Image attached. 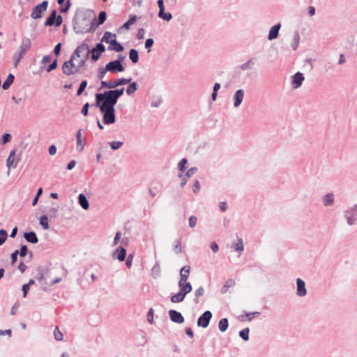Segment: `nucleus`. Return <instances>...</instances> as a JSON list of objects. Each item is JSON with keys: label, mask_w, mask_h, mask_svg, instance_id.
I'll use <instances>...</instances> for the list:
<instances>
[{"label": "nucleus", "mask_w": 357, "mask_h": 357, "mask_svg": "<svg viewBox=\"0 0 357 357\" xmlns=\"http://www.w3.org/2000/svg\"><path fill=\"white\" fill-rule=\"evenodd\" d=\"M124 88L105 91L96 95V105L103 114L102 121L105 124L115 123L114 106L118 99L123 95Z\"/></svg>", "instance_id": "nucleus-1"}, {"label": "nucleus", "mask_w": 357, "mask_h": 357, "mask_svg": "<svg viewBox=\"0 0 357 357\" xmlns=\"http://www.w3.org/2000/svg\"><path fill=\"white\" fill-rule=\"evenodd\" d=\"M31 46V40L27 37H24L22 40L20 45L19 46L17 50L15 52L13 56V65L15 67H17L18 66L19 62L30 50Z\"/></svg>", "instance_id": "nucleus-2"}, {"label": "nucleus", "mask_w": 357, "mask_h": 357, "mask_svg": "<svg viewBox=\"0 0 357 357\" xmlns=\"http://www.w3.org/2000/svg\"><path fill=\"white\" fill-rule=\"evenodd\" d=\"M102 42L109 44L108 49L112 51L120 52L123 51V47L116 41V35L109 31H106L102 39Z\"/></svg>", "instance_id": "nucleus-3"}, {"label": "nucleus", "mask_w": 357, "mask_h": 357, "mask_svg": "<svg viewBox=\"0 0 357 357\" xmlns=\"http://www.w3.org/2000/svg\"><path fill=\"white\" fill-rule=\"evenodd\" d=\"M344 218L349 226H352L357 222V204L348 207L344 211Z\"/></svg>", "instance_id": "nucleus-4"}, {"label": "nucleus", "mask_w": 357, "mask_h": 357, "mask_svg": "<svg viewBox=\"0 0 357 357\" xmlns=\"http://www.w3.org/2000/svg\"><path fill=\"white\" fill-rule=\"evenodd\" d=\"M48 6L47 1L36 5L32 10L31 16L33 19H38L41 17L42 13L47 10Z\"/></svg>", "instance_id": "nucleus-5"}, {"label": "nucleus", "mask_w": 357, "mask_h": 357, "mask_svg": "<svg viewBox=\"0 0 357 357\" xmlns=\"http://www.w3.org/2000/svg\"><path fill=\"white\" fill-rule=\"evenodd\" d=\"M130 81H131L130 79L120 78V79H117L114 81H111V82L102 81L101 85L102 87H105V88H108V89H114L116 86L126 84L129 83Z\"/></svg>", "instance_id": "nucleus-6"}, {"label": "nucleus", "mask_w": 357, "mask_h": 357, "mask_svg": "<svg viewBox=\"0 0 357 357\" xmlns=\"http://www.w3.org/2000/svg\"><path fill=\"white\" fill-rule=\"evenodd\" d=\"M105 70L112 73H116L123 72L124 70V67L121 64L120 60H116L107 63L105 66Z\"/></svg>", "instance_id": "nucleus-7"}, {"label": "nucleus", "mask_w": 357, "mask_h": 357, "mask_svg": "<svg viewBox=\"0 0 357 357\" xmlns=\"http://www.w3.org/2000/svg\"><path fill=\"white\" fill-rule=\"evenodd\" d=\"M89 45L86 43H83L77 47L73 54L86 61L89 57Z\"/></svg>", "instance_id": "nucleus-8"}, {"label": "nucleus", "mask_w": 357, "mask_h": 357, "mask_svg": "<svg viewBox=\"0 0 357 357\" xmlns=\"http://www.w3.org/2000/svg\"><path fill=\"white\" fill-rule=\"evenodd\" d=\"M305 80L303 73L298 72L291 77V86L294 89L300 88Z\"/></svg>", "instance_id": "nucleus-9"}, {"label": "nucleus", "mask_w": 357, "mask_h": 357, "mask_svg": "<svg viewBox=\"0 0 357 357\" xmlns=\"http://www.w3.org/2000/svg\"><path fill=\"white\" fill-rule=\"evenodd\" d=\"M54 24L56 26H59L62 24V17L61 15L56 16V10L51 13L45 24V26H52Z\"/></svg>", "instance_id": "nucleus-10"}, {"label": "nucleus", "mask_w": 357, "mask_h": 357, "mask_svg": "<svg viewBox=\"0 0 357 357\" xmlns=\"http://www.w3.org/2000/svg\"><path fill=\"white\" fill-rule=\"evenodd\" d=\"M212 318V313L210 311H206L202 314L197 320V325L199 327L206 328Z\"/></svg>", "instance_id": "nucleus-11"}, {"label": "nucleus", "mask_w": 357, "mask_h": 357, "mask_svg": "<svg viewBox=\"0 0 357 357\" xmlns=\"http://www.w3.org/2000/svg\"><path fill=\"white\" fill-rule=\"evenodd\" d=\"M245 96V91L243 89H238L232 96L234 107L238 108L243 102Z\"/></svg>", "instance_id": "nucleus-12"}, {"label": "nucleus", "mask_w": 357, "mask_h": 357, "mask_svg": "<svg viewBox=\"0 0 357 357\" xmlns=\"http://www.w3.org/2000/svg\"><path fill=\"white\" fill-rule=\"evenodd\" d=\"M63 70L64 74L67 75H71L76 73H77L79 70L77 68V66L72 62L70 59L68 61H66L63 65Z\"/></svg>", "instance_id": "nucleus-13"}, {"label": "nucleus", "mask_w": 357, "mask_h": 357, "mask_svg": "<svg viewBox=\"0 0 357 357\" xmlns=\"http://www.w3.org/2000/svg\"><path fill=\"white\" fill-rule=\"evenodd\" d=\"M158 5L159 7L158 17L167 22L172 20V15L170 13L165 12V5L163 0H158Z\"/></svg>", "instance_id": "nucleus-14"}, {"label": "nucleus", "mask_w": 357, "mask_h": 357, "mask_svg": "<svg viewBox=\"0 0 357 357\" xmlns=\"http://www.w3.org/2000/svg\"><path fill=\"white\" fill-rule=\"evenodd\" d=\"M307 294V289L305 282L301 279H296V295L300 297H303Z\"/></svg>", "instance_id": "nucleus-15"}, {"label": "nucleus", "mask_w": 357, "mask_h": 357, "mask_svg": "<svg viewBox=\"0 0 357 357\" xmlns=\"http://www.w3.org/2000/svg\"><path fill=\"white\" fill-rule=\"evenodd\" d=\"M16 152L17 151L15 149H13L10 152L8 158L6 160V167L8 169H10L11 167L15 168L17 167L18 160L16 157Z\"/></svg>", "instance_id": "nucleus-16"}, {"label": "nucleus", "mask_w": 357, "mask_h": 357, "mask_svg": "<svg viewBox=\"0 0 357 357\" xmlns=\"http://www.w3.org/2000/svg\"><path fill=\"white\" fill-rule=\"evenodd\" d=\"M85 146V139L82 137V130H79L76 133V150L82 152Z\"/></svg>", "instance_id": "nucleus-17"}, {"label": "nucleus", "mask_w": 357, "mask_h": 357, "mask_svg": "<svg viewBox=\"0 0 357 357\" xmlns=\"http://www.w3.org/2000/svg\"><path fill=\"white\" fill-rule=\"evenodd\" d=\"M105 50L104 45L102 43H98L96 46L92 49V59L93 61H97L99 59L102 53H103Z\"/></svg>", "instance_id": "nucleus-18"}, {"label": "nucleus", "mask_w": 357, "mask_h": 357, "mask_svg": "<svg viewBox=\"0 0 357 357\" xmlns=\"http://www.w3.org/2000/svg\"><path fill=\"white\" fill-rule=\"evenodd\" d=\"M170 319L175 323L182 324L184 321V318L181 313L174 310H171L169 312Z\"/></svg>", "instance_id": "nucleus-19"}, {"label": "nucleus", "mask_w": 357, "mask_h": 357, "mask_svg": "<svg viewBox=\"0 0 357 357\" xmlns=\"http://www.w3.org/2000/svg\"><path fill=\"white\" fill-rule=\"evenodd\" d=\"M281 28V24L278 23L274 26H273L268 33V39L269 40H273L278 37L279 31Z\"/></svg>", "instance_id": "nucleus-20"}, {"label": "nucleus", "mask_w": 357, "mask_h": 357, "mask_svg": "<svg viewBox=\"0 0 357 357\" xmlns=\"http://www.w3.org/2000/svg\"><path fill=\"white\" fill-rule=\"evenodd\" d=\"M126 257V250L123 247H119L113 253V257L120 261H123Z\"/></svg>", "instance_id": "nucleus-21"}, {"label": "nucleus", "mask_w": 357, "mask_h": 357, "mask_svg": "<svg viewBox=\"0 0 357 357\" xmlns=\"http://www.w3.org/2000/svg\"><path fill=\"white\" fill-rule=\"evenodd\" d=\"M178 287L180 288L179 291L185 296L192 289V284L189 282H178Z\"/></svg>", "instance_id": "nucleus-22"}, {"label": "nucleus", "mask_w": 357, "mask_h": 357, "mask_svg": "<svg viewBox=\"0 0 357 357\" xmlns=\"http://www.w3.org/2000/svg\"><path fill=\"white\" fill-rule=\"evenodd\" d=\"M190 266H184L180 271V280L178 282H188L190 275Z\"/></svg>", "instance_id": "nucleus-23"}, {"label": "nucleus", "mask_w": 357, "mask_h": 357, "mask_svg": "<svg viewBox=\"0 0 357 357\" xmlns=\"http://www.w3.org/2000/svg\"><path fill=\"white\" fill-rule=\"evenodd\" d=\"M335 195L333 193H327L322 197V202L325 206H331L334 204Z\"/></svg>", "instance_id": "nucleus-24"}, {"label": "nucleus", "mask_w": 357, "mask_h": 357, "mask_svg": "<svg viewBox=\"0 0 357 357\" xmlns=\"http://www.w3.org/2000/svg\"><path fill=\"white\" fill-rule=\"evenodd\" d=\"M70 60L79 70L85 63L86 60L82 59L81 57H78L77 55L73 54Z\"/></svg>", "instance_id": "nucleus-25"}, {"label": "nucleus", "mask_w": 357, "mask_h": 357, "mask_svg": "<svg viewBox=\"0 0 357 357\" xmlns=\"http://www.w3.org/2000/svg\"><path fill=\"white\" fill-rule=\"evenodd\" d=\"M24 237L29 243H37L38 242V238L34 231L24 233Z\"/></svg>", "instance_id": "nucleus-26"}, {"label": "nucleus", "mask_w": 357, "mask_h": 357, "mask_svg": "<svg viewBox=\"0 0 357 357\" xmlns=\"http://www.w3.org/2000/svg\"><path fill=\"white\" fill-rule=\"evenodd\" d=\"M78 202L83 209L88 210L89 208V202L84 194L81 193L79 195Z\"/></svg>", "instance_id": "nucleus-27"}, {"label": "nucleus", "mask_w": 357, "mask_h": 357, "mask_svg": "<svg viewBox=\"0 0 357 357\" xmlns=\"http://www.w3.org/2000/svg\"><path fill=\"white\" fill-rule=\"evenodd\" d=\"M161 188H162V185L160 183L152 185L149 188V194H150L151 197L153 198V197H156L157 195H158L161 192Z\"/></svg>", "instance_id": "nucleus-28"}, {"label": "nucleus", "mask_w": 357, "mask_h": 357, "mask_svg": "<svg viewBox=\"0 0 357 357\" xmlns=\"http://www.w3.org/2000/svg\"><path fill=\"white\" fill-rule=\"evenodd\" d=\"M301 36L298 31H295L293 36V40L291 43V47L294 50H296L300 43Z\"/></svg>", "instance_id": "nucleus-29"}, {"label": "nucleus", "mask_w": 357, "mask_h": 357, "mask_svg": "<svg viewBox=\"0 0 357 357\" xmlns=\"http://www.w3.org/2000/svg\"><path fill=\"white\" fill-rule=\"evenodd\" d=\"M137 20L136 16L131 17L128 22L123 24L119 29V31H121L122 30H128L130 29V26L132 25L135 23Z\"/></svg>", "instance_id": "nucleus-30"}, {"label": "nucleus", "mask_w": 357, "mask_h": 357, "mask_svg": "<svg viewBox=\"0 0 357 357\" xmlns=\"http://www.w3.org/2000/svg\"><path fill=\"white\" fill-rule=\"evenodd\" d=\"M58 3L61 5L60 10L61 13L67 12L70 6V0H58Z\"/></svg>", "instance_id": "nucleus-31"}, {"label": "nucleus", "mask_w": 357, "mask_h": 357, "mask_svg": "<svg viewBox=\"0 0 357 357\" xmlns=\"http://www.w3.org/2000/svg\"><path fill=\"white\" fill-rule=\"evenodd\" d=\"M185 298V296L183 294L178 291L176 294L172 296L170 300L172 303H181V302L183 301Z\"/></svg>", "instance_id": "nucleus-32"}, {"label": "nucleus", "mask_w": 357, "mask_h": 357, "mask_svg": "<svg viewBox=\"0 0 357 357\" xmlns=\"http://www.w3.org/2000/svg\"><path fill=\"white\" fill-rule=\"evenodd\" d=\"M195 298L194 303L197 304L199 303V298L202 297L204 294V289L203 287H199L195 291Z\"/></svg>", "instance_id": "nucleus-33"}, {"label": "nucleus", "mask_w": 357, "mask_h": 357, "mask_svg": "<svg viewBox=\"0 0 357 357\" xmlns=\"http://www.w3.org/2000/svg\"><path fill=\"white\" fill-rule=\"evenodd\" d=\"M14 75L13 74H9L3 82L2 87L4 90H7L10 88L11 84L13 83L14 81Z\"/></svg>", "instance_id": "nucleus-34"}, {"label": "nucleus", "mask_w": 357, "mask_h": 357, "mask_svg": "<svg viewBox=\"0 0 357 357\" xmlns=\"http://www.w3.org/2000/svg\"><path fill=\"white\" fill-rule=\"evenodd\" d=\"M228 328V319L223 318L218 323V328L221 332H225Z\"/></svg>", "instance_id": "nucleus-35"}, {"label": "nucleus", "mask_w": 357, "mask_h": 357, "mask_svg": "<svg viewBox=\"0 0 357 357\" xmlns=\"http://www.w3.org/2000/svg\"><path fill=\"white\" fill-rule=\"evenodd\" d=\"M129 58L132 61V63H137L138 60H139L138 52L135 49L130 50V51L129 52Z\"/></svg>", "instance_id": "nucleus-36"}, {"label": "nucleus", "mask_w": 357, "mask_h": 357, "mask_svg": "<svg viewBox=\"0 0 357 357\" xmlns=\"http://www.w3.org/2000/svg\"><path fill=\"white\" fill-rule=\"evenodd\" d=\"M138 88V85L136 82L131 83L126 89V93L128 96L133 94Z\"/></svg>", "instance_id": "nucleus-37"}, {"label": "nucleus", "mask_w": 357, "mask_h": 357, "mask_svg": "<svg viewBox=\"0 0 357 357\" xmlns=\"http://www.w3.org/2000/svg\"><path fill=\"white\" fill-rule=\"evenodd\" d=\"M40 225L42 226V227L47 230L50 228L49 222H48V218L47 215H42L40 218Z\"/></svg>", "instance_id": "nucleus-38"}, {"label": "nucleus", "mask_w": 357, "mask_h": 357, "mask_svg": "<svg viewBox=\"0 0 357 357\" xmlns=\"http://www.w3.org/2000/svg\"><path fill=\"white\" fill-rule=\"evenodd\" d=\"M234 284H235V281H234V280H232V279H229V280H227L226 281V282H225V284L224 287H222V291L223 293L227 292V291L228 288H229V287H231L234 286Z\"/></svg>", "instance_id": "nucleus-39"}, {"label": "nucleus", "mask_w": 357, "mask_h": 357, "mask_svg": "<svg viewBox=\"0 0 357 357\" xmlns=\"http://www.w3.org/2000/svg\"><path fill=\"white\" fill-rule=\"evenodd\" d=\"M249 332L250 329L248 328H244L239 332V335L243 340L247 341L249 340Z\"/></svg>", "instance_id": "nucleus-40"}, {"label": "nucleus", "mask_w": 357, "mask_h": 357, "mask_svg": "<svg viewBox=\"0 0 357 357\" xmlns=\"http://www.w3.org/2000/svg\"><path fill=\"white\" fill-rule=\"evenodd\" d=\"M235 250L238 252H243L244 250V245L241 238L238 239V241L235 244Z\"/></svg>", "instance_id": "nucleus-41"}, {"label": "nucleus", "mask_w": 357, "mask_h": 357, "mask_svg": "<svg viewBox=\"0 0 357 357\" xmlns=\"http://www.w3.org/2000/svg\"><path fill=\"white\" fill-rule=\"evenodd\" d=\"M8 234L6 230L0 229V245H3L7 239Z\"/></svg>", "instance_id": "nucleus-42"}, {"label": "nucleus", "mask_w": 357, "mask_h": 357, "mask_svg": "<svg viewBox=\"0 0 357 357\" xmlns=\"http://www.w3.org/2000/svg\"><path fill=\"white\" fill-rule=\"evenodd\" d=\"M111 149L113 150H117L122 146L123 142L119 141H114L109 143Z\"/></svg>", "instance_id": "nucleus-43"}, {"label": "nucleus", "mask_w": 357, "mask_h": 357, "mask_svg": "<svg viewBox=\"0 0 357 357\" xmlns=\"http://www.w3.org/2000/svg\"><path fill=\"white\" fill-rule=\"evenodd\" d=\"M182 251H183V248H182V246H181V241L179 240H177L176 241L175 245L174 246V252L176 254H179V253H181Z\"/></svg>", "instance_id": "nucleus-44"}, {"label": "nucleus", "mask_w": 357, "mask_h": 357, "mask_svg": "<svg viewBox=\"0 0 357 357\" xmlns=\"http://www.w3.org/2000/svg\"><path fill=\"white\" fill-rule=\"evenodd\" d=\"M54 338L58 341H61L63 340V334L59 331L58 327L55 328L54 331Z\"/></svg>", "instance_id": "nucleus-45"}, {"label": "nucleus", "mask_w": 357, "mask_h": 357, "mask_svg": "<svg viewBox=\"0 0 357 357\" xmlns=\"http://www.w3.org/2000/svg\"><path fill=\"white\" fill-rule=\"evenodd\" d=\"M107 19V15L105 11H102L98 15V24H103Z\"/></svg>", "instance_id": "nucleus-46"}, {"label": "nucleus", "mask_w": 357, "mask_h": 357, "mask_svg": "<svg viewBox=\"0 0 357 357\" xmlns=\"http://www.w3.org/2000/svg\"><path fill=\"white\" fill-rule=\"evenodd\" d=\"M87 86V82L86 81H82L79 85V87L77 90V96H80L82 92L84 91V89H86Z\"/></svg>", "instance_id": "nucleus-47"}, {"label": "nucleus", "mask_w": 357, "mask_h": 357, "mask_svg": "<svg viewBox=\"0 0 357 357\" xmlns=\"http://www.w3.org/2000/svg\"><path fill=\"white\" fill-rule=\"evenodd\" d=\"M11 139V135L8 133H5L3 135L1 140V144H5L8 142Z\"/></svg>", "instance_id": "nucleus-48"}, {"label": "nucleus", "mask_w": 357, "mask_h": 357, "mask_svg": "<svg viewBox=\"0 0 357 357\" xmlns=\"http://www.w3.org/2000/svg\"><path fill=\"white\" fill-rule=\"evenodd\" d=\"M187 162H188L187 159H185V158L182 159L178 165V169L181 172L183 171L185 169V165L187 164Z\"/></svg>", "instance_id": "nucleus-49"}, {"label": "nucleus", "mask_w": 357, "mask_h": 357, "mask_svg": "<svg viewBox=\"0 0 357 357\" xmlns=\"http://www.w3.org/2000/svg\"><path fill=\"white\" fill-rule=\"evenodd\" d=\"M153 314H154V310L153 308H151L148 312L147 314V319L148 321L152 324L153 323Z\"/></svg>", "instance_id": "nucleus-50"}, {"label": "nucleus", "mask_w": 357, "mask_h": 357, "mask_svg": "<svg viewBox=\"0 0 357 357\" xmlns=\"http://www.w3.org/2000/svg\"><path fill=\"white\" fill-rule=\"evenodd\" d=\"M197 218L194 215H192L189 218V226L191 228H194L197 225Z\"/></svg>", "instance_id": "nucleus-51"}, {"label": "nucleus", "mask_w": 357, "mask_h": 357, "mask_svg": "<svg viewBox=\"0 0 357 357\" xmlns=\"http://www.w3.org/2000/svg\"><path fill=\"white\" fill-rule=\"evenodd\" d=\"M49 154L50 155H54L56 153L57 149L55 145L52 144L49 146L48 149Z\"/></svg>", "instance_id": "nucleus-52"}, {"label": "nucleus", "mask_w": 357, "mask_h": 357, "mask_svg": "<svg viewBox=\"0 0 357 357\" xmlns=\"http://www.w3.org/2000/svg\"><path fill=\"white\" fill-rule=\"evenodd\" d=\"M121 231H117L116 233V235H115V237L114 238V241H113V245H116L119 241H120V238H121Z\"/></svg>", "instance_id": "nucleus-53"}, {"label": "nucleus", "mask_w": 357, "mask_h": 357, "mask_svg": "<svg viewBox=\"0 0 357 357\" xmlns=\"http://www.w3.org/2000/svg\"><path fill=\"white\" fill-rule=\"evenodd\" d=\"M200 190V185H199V181L196 180L195 181V183L192 186V191L195 192V193H197Z\"/></svg>", "instance_id": "nucleus-54"}, {"label": "nucleus", "mask_w": 357, "mask_h": 357, "mask_svg": "<svg viewBox=\"0 0 357 357\" xmlns=\"http://www.w3.org/2000/svg\"><path fill=\"white\" fill-rule=\"evenodd\" d=\"M27 254V247L26 245H22L19 251V254L21 257H25Z\"/></svg>", "instance_id": "nucleus-55"}, {"label": "nucleus", "mask_w": 357, "mask_h": 357, "mask_svg": "<svg viewBox=\"0 0 357 357\" xmlns=\"http://www.w3.org/2000/svg\"><path fill=\"white\" fill-rule=\"evenodd\" d=\"M132 259H133V255H132V254L129 255L128 257H127L126 262V266L129 268L132 266Z\"/></svg>", "instance_id": "nucleus-56"}, {"label": "nucleus", "mask_w": 357, "mask_h": 357, "mask_svg": "<svg viewBox=\"0 0 357 357\" xmlns=\"http://www.w3.org/2000/svg\"><path fill=\"white\" fill-rule=\"evenodd\" d=\"M179 177L182 178V182L181 183V186L183 187L185 183H187L188 178V176H186V174L185 175L181 174H179Z\"/></svg>", "instance_id": "nucleus-57"}, {"label": "nucleus", "mask_w": 357, "mask_h": 357, "mask_svg": "<svg viewBox=\"0 0 357 357\" xmlns=\"http://www.w3.org/2000/svg\"><path fill=\"white\" fill-rule=\"evenodd\" d=\"M179 177L182 178V182L181 183V186L183 187L185 183H187L188 178V176H186V174L185 175L181 174H179Z\"/></svg>", "instance_id": "nucleus-58"}, {"label": "nucleus", "mask_w": 357, "mask_h": 357, "mask_svg": "<svg viewBox=\"0 0 357 357\" xmlns=\"http://www.w3.org/2000/svg\"><path fill=\"white\" fill-rule=\"evenodd\" d=\"M197 171V168L192 167L188 170L186 172V176H188V178H190L192 175H194Z\"/></svg>", "instance_id": "nucleus-59"}, {"label": "nucleus", "mask_w": 357, "mask_h": 357, "mask_svg": "<svg viewBox=\"0 0 357 357\" xmlns=\"http://www.w3.org/2000/svg\"><path fill=\"white\" fill-rule=\"evenodd\" d=\"M89 105L88 102H86L82 107V114L84 115V116H87L88 114V110H89Z\"/></svg>", "instance_id": "nucleus-60"}, {"label": "nucleus", "mask_w": 357, "mask_h": 357, "mask_svg": "<svg viewBox=\"0 0 357 357\" xmlns=\"http://www.w3.org/2000/svg\"><path fill=\"white\" fill-rule=\"evenodd\" d=\"M153 45V40L152 38H148L145 43V47L149 49Z\"/></svg>", "instance_id": "nucleus-61"}, {"label": "nucleus", "mask_w": 357, "mask_h": 357, "mask_svg": "<svg viewBox=\"0 0 357 357\" xmlns=\"http://www.w3.org/2000/svg\"><path fill=\"white\" fill-rule=\"evenodd\" d=\"M19 254L18 250H15L12 255H11V262L12 264L15 263L17 261V255Z\"/></svg>", "instance_id": "nucleus-62"}, {"label": "nucleus", "mask_w": 357, "mask_h": 357, "mask_svg": "<svg viewBox=\"0 0 357 357\" xmlns=\"http://www.w3.org/2000/svg\"><path fill=\"white\" fill-rule=\"evenodd\" d=\"M30 287L26 284L22 286V291H23V297L26 298L27 295V292L29 290Z\"/></svg>", "instance_id": "nucleus-63"}, {"label": "nucleus", "mask_w": 357, "mask_h": 357, "mask_svg": "<svg viewBox=\"0 0 357 357\" xmlns=\"http://www.w3.org/2000/svg\"><path fill=\"white\" fill-rule=\"evenodd\" d=\"M211 248L213 250V252H215V253L217 252L218 251V249H219L218 244L216 243H215V242L211 243Z\"/></svg>", "instance_id": "nucleus-64"}]
</instances>
